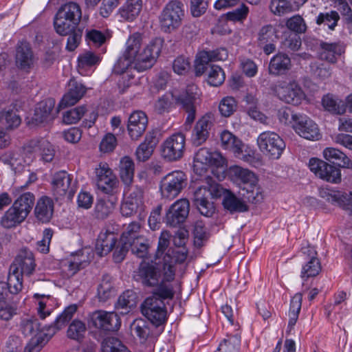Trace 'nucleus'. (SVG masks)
Here are the masks:
<instances>
[{"label":"nucleus","instance_id":"bf43d9fd","mask_svg":"<svg viewBox=\"0 0 352 352\" xmlns=\"http://www.w3.org/2000/svg\"><path fill=\"white\" fill-rule=\"evenodd\" d=\"M23 276L21 273L13 272V270L10 269L7 286L11 294H17L22 290Z\"/></svg>","mask_w":352,"mask_h":352},{"label":"nucleus","instance_id":"f3484780","mask_svg":"<svg viewBox=\"0 0 352 352\" xmlns=\"http://www.w3.org/2000/svg\"><path fill=\"white\" fill-rule=\"evenodd\" d=\"M161 272L156 264L153 262L143 261L138 269L134 271V279L147 287H154L158 285Z\"/></svg>","mask_w":352,"mask_h":352},{"label":"nucleus","instance_id":"6e6d98bb","mask_svg":"<svg viewBox=\"0 0 352 352\" xmlns=\"http://www.w3.org/2000/svg\"><path fill=\"white\" fill-rule=\"evenodd\" d=\"M103 352H131L128 348L118 338L109 337L102 343Z\"/></svg>","mask_w":352,"mask_h":352},{"label":"nucleus","instance_id":"37998d69","mask_svg":"<svg viewBox=\"0 0 352 352\" xmlns=\"http://www.w3.org/2000/svg\"><path fill=\"white\" fill-rule=\"evenodd\" d=\"M302 301V294L301 293L296 294L291 299L288 313V329L289 331L293 329L298 320L299 314L301 310Z\"/></svg>","mask_w":352,"mask_h":352},{"label":"nucleus","instance_id":"c03bdc74","mask_svg":"<svg viewBox=\"0 0 352 352\" xmlns=\"http://www.w3.org/2000/svg\"><path fill=\"white\" fill-rule=\"evenodd\" d=\"M20 331L25 336H36L40 332H45L40 329V323L35 317H25L20 322Z\"/></svg>","mask_w":352,"mask_h":352},{"label":"nucleus","instance_id":"39448f33","mask_svg":"<svg viewBox=\"0 0 352 352\" xmlns=\"http://www.w3.org/2000/svg\"><path fill=\"white\" fill-rule=\"evenodd\" d=\"M221 146L230 152L241 160L256 167L262 164V157L260 154L245 144L239 138L228 131H223L221 133Z\"/></svg>","mask_w":352,"mask_h":352},{"label":"nucleus","instance_id":"3c124183","mask_svg":"<svg viewBox=\"0 0 352 352\" xmlns=\"http://www.w3.org/2000/svg\"><path fill=\"white\" fill-rule=\"evenodd\" d=\"M88 111L85 105H81L71 109L63 113V121L67 124H73L77 123L86 112Z\"/></svg>","mask_w":352,"mask_h":352},{"label":"nucleus","instance_id":"dca6fc26","mask_svg":"<svg viewBox=\"0 0 352 352\" xmlns=\"http://www.w3.org/2000/svg\"><path fill=\"white\" fill-rule=\"evenodd\" d=\"M309 167L312 173L323 180L334 184L341 182L340 169L318 158L310 159Z\"/></svg>","mask_w":352,"mask_h":352},{"label":"nucleus","instance_id":"4468645a","mask_svg":"<svg viewBox=\"0 0 352 352\" xmlns=\"http://www.w3.org/2000/svg\"><path fill=\"white\" fill-rule=\"evenodd\" d=\"M144 190L140 186L124 190V195L120 205V213L123 217H130L135 214L144 204Z\"/></svg>","mask_w":352,"mask_h":352},{"label":"nucleus","instance_id":"9b49d317","mask_svg":"<svg viewBox=\"0 0 352 352\" xmlns=\"http://www.w3.org/2000/svg\"><path fill=\"white\" fill-rule=\"evenodd\" d=\"M186 175L180 170L168 173L161 180L160 190L162 198L172 200L177 197L186 187Z\"/></svg>","mask_w":352,"mask_h":352},{"label":"nucleus","instance_id":"f8f14e48","mask_svg":"<svg viewBox=\"0 0 352 352\" xmlns=\"http://www.w3.org/2000/svg\"><path fill=\"white\" fill-rule=\"evenodd\" d=\"M142 314L155 326L164 324L166 320V309L164 302L152 296L146 298L141 305Z\"/></svg>","mask_w":352,"mask_h":352},{"label":"nucleus","instance_id":"a18cd8bd","mask_svg":"<svg viewBox=\"0 0 352 352\" xmlns=\"http://www.w3.org/2000/svg\"><path fill=\"white\" fill-rule=\"evenodd\" d=\"M79 25L82 19V10L80 6L74 2H69L63 5L57 11Z\"/></svg>","mask_w":352,"mask_h":352},{"label":"nucleus","instance_id":"8fccbe9b","mask_svg":"<svg viewBox=\"0 0 352 352\" xmlns=\"http://www.w3.org/2000/svg\"><path fill=\"white\" fill-rule=\"evenodd\" d=\"M340 16L336 11L331 10L329 12H320L316 19V23L318 25L322 24L328 26L331 30H334L338 25Z\"/></svg>","mask_w":352,"mask_h":352},{"label":"nucleus","instance_id":"cd10ccee","mask_svg":"<svg viewBox=\"0 0 352 352\" xmlns=\"http://www.w3.org/2000/svg\"><path fill=\"white\" fill-rule=\"evenodd\" d=\"M344 45L341 42L321 41L318 53L320 60L334 64L337 63L338 58L344 53Z\"/></svg>","mask_w":352,"mask_h":352},{"label":"nucleus","instance_id":"052dcab7","mask_svg":"<svg viewBox=\"0 0 352 352\" xmlns=\"http://www.w3.org/2000/svg\"><path fill=\"white\" fill-rule=\"evenodd\" d=\"M85 331V324L78 319H75L69 325L67 336L69 338L78 340L83 338Z\"/></svg>","mask_w":352,"mask_h":352},{"label":"nucleus","instance_id":"09e8293b","mask_svg":"<svg viewBox=\"0 0 352 352\" xmlns=\"http://www.w3.org/2000/svg\"><path fill=\"white\" fill-rule=\"evenodd\" d=\"M241 344V337L236 334L228 336L219 344L215 352H238Z\"/></svg>","mask_w":352,"mask_h":352},{"label":"nucleus","instance_id":"603ef678","mask_svg":"<svg viewBox=\"0 0 352 352\" xmlns=\"http://www.w3.org/2000/svg\"><path fill=\"white\" fill-rule=\"evenodd\" d=\"M114 295V289L109 276H104L98 287V296L100 301L105 302Z\"/></svg>","mask_w":352,"mask_h":352},{"label":"nucleus","instance_id":"a211bd4d","mask_svg":"<svg viewBox=\"0 0 352 352\" xmlns=\"http://www.w3.org/2000/svg\"><path fill=\"white\" fill-rule=\"evenodd\" d=\"M96 185L105 194H112L118 186V180L107 163H100L95 169Z\"/></svg>","mask_w":352,"mask_h":352},{"label":"nucleus","instance_id":"6e6552de","mask_svg":"<svg viewBox=\"0 0 352 352\" xmlns=\"http://www.w3.org/2000/svg\"><path fill=\"white\" fill-rule=\"evenodd\" d=\"M272 90L279 100L294 106H298L306 98L302 87L294 79L278 80Z\"/></svg>","mask_w":352,"mask_h":352},{"label":"nucleus","instance_id":"4c0bfd02","mask_svg":"<svg viewBox=\"0 0 352 352\" xmlns=\"http://www.w3.org/2000/svg\"><path fill=\"white\" fill-rule=\"evenodd\" d=\"M157 144V140L155 136L152 133L147 134L144 141L136 149L137 159L141 162L146 161L153 154Z\"/></svg>","mask_w":352,"mask_h":352},{"label":"nucleus","instance_id":"79ce46f5","mask_svg":"<svg viewBox=\"0 0 352 352\" xmlns=\"http://www.w3.org/2000/svg\"><path fill=\"white\" fill-rule=\"evenodd\" d=\"M224 208L230 212H243L248 210V206L243 200L233 193L228 192L223 199Z\"/></svg>","mask_w":352,"mask_h":352},{"label":"nucleus","instance_id":"b1692460","mask_svg":"<svg viewBox=\"0 0 352 352\" xmlns=\"http://www.w3.org/2000/svg\"><path fill=\"white\" fill-rule=\"evenodd\" d=\"M188 252L184 249L179 251L168 250L163 257V271L164 280L173 281L175 275L176 263H184L187 258Z\"/></svg>","mask_w":352,"mask_h":352},{"label":"nucleus","instance_id":"0eeeda50","mask_svg":"<svg viewBox=\"0 0 352 352\" xmlns=\"http://www.w3.org/2000/svg\"><path fill=\"white\" fill-rule=\"evenodd\" d=\"M223 190V188L215 182L200 186L194 192L193 204L202 215L211 217L214 212L212 200L220 197Z\"/></svg>","mask_w":352,"mask_h":352},{"label":"nucleus","instance_id":"c85d7f7f","mask_svg":"<svg viewBox=\"0 0 352 352\" xmlns=\"http://www.w3.org/2000/svg\"><path fill=\"white\" fill-rule=\"evenodd\" d=\"M85 87L75 80H71L68 85V91L64 94L59 103L60 107L65 108L76 104L86 93Z\"/></svg>","mask_w":352,"mask_h":352},{"label":"nucleus","instance_id":"ea45409f","mask_svg":"<svg viewBox=\"0 0 352 352\" xmlns=\"http://www.w3.org/2000/svg\"><path fill=\"white\" fill-rule=\"evenodd\" d=\"M34 298L38 305L37 313L40 318L45 319L50 316L54 310L55 299L50 295L36 293Z\"/></svg>","mask_w":352,"mask_h":352},{"label":"nucleus","instance_id":"aec40b11","mask_svg":"<svg viewBox=\"0 0 352 352\" xmlns=\"http://www.w3.org/2000/svg\"><path fill=\"white\" fill-rule=\"evenodd\" d=\"M37 60L29 43L20 41L17 44L15 54V64L17 68L30 72L34 67Z\"/></svg>","mask_w":352,"mask_h":352},{"label":"nucleus","instance_id":"69168bd1","mask_svg":"<svg viewBox=\"0 0 352 352\" xmlns=\"http://www.w3.org/2000/svg\"><path fill=\"white\" fill-rule=\"evenodd\" d=\"M171 237L170 233L167 230H163L159 237L157 250L155 254V259L162 258L169 250L170 239Z\"/></svg>","mask_w":352,"mask_h":352},{"label":"nucleus","instance_id":"f704fd0d","mask_svg":"<svg viewBox=\"0 0 352 352\" xmlns=\"http://www.w3.org/2000/svg\"><path fill=\"white\" fill-rule=\"evenodd\" d=\"M32 148L36 157L44 163L51 162L54 157L55 151L52 144L47 140L42 139L32 142Z\"/></svg>","mask_w":352,"mask_h":352},{"label":"nucleus","instance_id":"412c9836","mask_svg":"<svg viewBox=\"0 0 352 352\" xmlns=\"http://www.w3.org/2000/svg\"><path fill=\"white\" fill-rule=\"evenodd\" d=\"M190 204L187 199H180L174 202L166 213V223L171 227L182 224L188 216Z\"/></svg>","mask_w":352,"mask_h":352},{"label":"nucleus","instance_id":"de8ad7c7","mask_svg":"<svg viewBox=\"0 0 352 352\" xmlns=\"http://www.w3.org/2000/svg\"><path fill=\"white\" fill-rule=\"evenodd\" d=\"M131 331L139 338L141 342H145L149 334V324L146 320L142 318H136L130 326Z\"/></svg>","mask_w":352,"mask_h":352},{"label":"nucleus","instance_id":"e433bc0d","mask_svg":"<svg viewBox=\"0 0 352 352\" xmlns=\"http://www.w3.org/2000/svg\"><path fill=\"white\" fill-rule=\"evenodd\" d=\"M291 67L289 57L283 53H278L274 56L270 62L269 72L271 74L278 76L283 74Z\"/></svg>","mask_w":352,"mask_h":352},{"label":"nucleus","instance_id":"49530a36","mask_svg":"<svg viewBox=\"0 0 352 352\" xmlns=\"http://www.w3.org/2000/svg\"><path fill=\"white\" fill-rule=\"evenodd\" d=\"M221 156L219 153H212L208 148H199L195 155V160L203 164L218 165L219 159Z\"/></svg>","mask_w":352,"mask_h":352},{"label":"nucleus","instance_id":"774afa93","mask_svg":"<svg viewBox=\"0 0 352 352\" xmlns=\"http://www.w3.org/2000/svg\"><path fill=\"white\" fill-rule=\"evenodd\" d=\"M132 253L139 258H144L148 254V244L147 240L143 236L138 238L129 244Z\"/></svg>","mask_w":352,"mask_h":352},{"label":"nucleus","instance_id":"a19ab883","mask_svg":"<svg viewBox=\"0 0 352 352\" xmlns=\"http://www.w3.org/2000/svg\"><path fill=\"white\" fill-rule=\"evenodd\" d=\"M119 168L121 180L126 186H130L133 181L134 162L129 157L125 156L121 159Z\"/></svg>","mask_w":352,"mask_h":352},{"label":"nucleus","instance_id":"4be33fe9","mask_svg":"<svg viewBox=\"0 0 352 352\" xmlns=\"http://www.w3.org/2000/svg\"><path fill=\"white\" fill-rule=\"evenodd\" d=\"M296 122H294L293 129L300 137L309 140H318L321 138L317 124L305 114L296 116Z\"/></svg>","mask_w":352,"mask_h":352},{"label":"nucleus","instance_id":"ddd939ff","mask_svg":"<svg viewBox=\"0 0 352 352\" xmlns=\"http://www.w3.org/2000/svg\"><path fill=\"white\" fill-rule=\"evenodd\" d=\"M186 138L182 133H174L167 138L161 146L162 157L168 162L180 160L185 151Z\"/></svg>","mask_w":352,"mask_h":352},{"label":"nucleus","instance_id":"bb28decb","mask_svg":"<svg viewBox=\"0 0 352 352\" xmlns=\"http://www.w3.org/2000/svg\"><path fill=\"white\" fill-rule=\"evenodd\" d=\"M148 125V118L142 111H135L128 119L127 131L131 140H138L145 132Z\"/></svg>","mask_w":352,"mask_h":352},{"label":"nucleus","instance_id":"e2e57ef3","mask_svg":"<svg viewBox=\"0 0 352 352\" xmlns=\"http://www.w3.org/2000/svg\"><path fill=\"white\" fill-rule=\"evenodd\" d=\"M287 28L295 32L301 34L306 32L307 26L304 19L299 14H296L286 21Z\"/></svg>","mask_w":352,"mask_h":352},{"label":"nucleus","instance_id":"4d7b16f0","mask_svg":"<svg viewBox=\"0 0 352 352\" xmlns=\"http://www.w3.org/2000/svg\"><path fill=\"white\" fill-rule=\"evenodd\" d=\"M278 35L272 25L263 26L258 32V44H265L269 42H276Z\"/></svg>","mask_w":352,"mask_h":352},{"label":"nucleus","instance_id":"c9c22d12","mask_svg":"<svg viewBox=\"0 0 352 352\" xmlns=\"http://www.w3.org/2000/svg\"><path fill=\"white\" fill-rule=\"evenodd\" d=\"M323 156L329 162L338 164L344 168H352V160L344 153L338 148L333 147L326 148L323 151Z\"/></svg>","mask_w":352,"mask_h":352},{"label":"nucleus","instance_id":"7c9ffc66","mask_svg":"<svg viewBox=\"0 0 352 352\" xmlns=\"http://www.w3.org/2000/svg\"><path fill=\"white\" fill-rule=\"evenodd\" d=\"M320 195L329 202L332 204H338L343 209L352 213V194L341 193L335 192L328 189L320 191Z\"/></svg>","mask_w":352,"mask_h":352},{"label":"nucleus","instance_id":"f257e3e1","mask_svg":"<svg viewBox=\"0 0 352 352\" xmlns=\"http://www.w3.org/2000/svg\"><path fill=\"white\" fill-rule=\"evenodd\" d=\"M142 41L138 32L129 37L125 50L113 66L115 74H122L132 69L144 72L153 67L162 51L163 41L155 38L141 50Z\"/></svg>","mask_w":352,"mask_h":352},{"label":"nucleus","instance_id":"1a4fd4ad","mask_svg":"<svg viewBox=\"0 0 352 352\" xmlns=\"http://www.w3.org/2000/svg\"><path fill=\"white\" fill-rule=\"evenodd\" d=\"M184 17V4L178 0L168 2L159 15L160 27L162 32L170 33L182 25Z\"/></svg>","mask_w":352,"mask_h":352},{"label":"nucleus","instance_id":"2eb2a0df","mask_svg":"<svg viewBox=\"0 0 352 352\" xmlns=\"http://www.w3.org/2000/svg\"><path fill=\"white\" fill-rule=\"evenodd\" d=\"M89 322L94 327L104 331H116L119 329L121 322L115 312L97 310L89 314Z\"/></svg>","mask_w":352,"mask_h":352},{"label":"nucleus","instance_id":"680f3d73","mask_svg":"<svg viewBox=\"0 0 352 352\" xmlns=\"http://www.w3.org/2000/svg\"><path fill=\"white\" fill-rule=\"evenodd\" d=\"M225 80V73L218 65H212L208 72V82L214 87L221 85Z\"/></svg>","mask_w":352,"mask_h":352},{"label":"nucleus","instance_id":"5fc2aeb1","mask_svg":"<svg viewBox=\"0 0 352 352\" xmlns=\"http://www.w3.org/2000/svg\"><path fill=\"white\" fill-rule=\"evenodd\" d=\"M141 224L137 221L130 223L121 236V241H126L129 244L136 241L138 238H142L143 236L140 235Z\"/></svg>","mask_w":352,"mask_h":352},{"label":"nucleus","instance_id":"72a5a7b5","mask_svg":"<svg viewBox=\"0 0 352 352\" xmlns=\"http://www.w3.org/2000/svg\"><path fill=\"white\" fill-rule=\"evenodd\" d=\"M117 241L116 236L111 232H101L96 241V249L100 256L108 254L115 247Z\"/></svg>","mask_w":352,"mask_h":352},{"label":"nucleus","instance_id":"5701e85b","mask_svg":"<svg viewBox=\"0 0 352 352\" xmlns=\"http://www.w3.org/2000/svg\"><path fill=\"white\" fill-rule=\"evenodd\" d=\"M36 263L33 253L28 248H21L10 269L22 275L30 276L34 271Z\"/></svg>","mask_w":352,"mask_h":352},{"label":"nucleus","instance_id":"338daca9","mask_svg":"<svg viewBox=\"0 0 352 352\" xmlns=\"http://www.w3.org/2000/svg\"><path fill=\"white\" fill-rule=\"evenodd\" d=\"M237 108V102L232 96L224 97L219 102V110L223 117H230Z\"/></svg>","mask_w":352,"mask_h":352},{"label":"nucleus","instance_id":"58836bf2","mask_svg":"<svg viewBox=\"0 0 352 352\" xmlns=\"http://www.w3.org/2000/svg\"><path fill=\"white\" fill-rule=\"evenodd\" d=\"M54 28L56 32L60 36H67L72 31L81 28L78 24L58 12L54 18Z\"/></svg>","mask_w":352,"mask_h":352},{"label":"nucleus","instance_id":"c756f323","mask_svg":"<svg viewBox=\"0 0 352 352\" xmlns=\"http://www.w3.org/2000/svg\"><path fill=\"white\" fill-rule=\"evenodd\" d=\"M54 105L55 101L52 98H47L38 102L35 108L32 122L35 124H39L52 120Z\"/></svg>","mask_w":352,"mask_h":352},{"label":"nucleus","instance_id":"393cba45","mask_svg":"<svg viewBox=\"0 0 352 352\" xmlns=\"http://www.w3.org/2000/svg\"><path fill=\"white\" fill-rule=\"evenodd\" d=\"M228 57V53L225 48L199 52L195 59V70L197 75H201L205 72L206 65L209 62L225 60Z\"/></svg>","mask_w":352,"mask_h":352},{"label":"nucleus","instance_id":"f03ea898","mask_svg":"<svg viewBox=\"0 0 352 352\" xmlns=\"http://www.w3.org/2000/svg\"><path fill=\"white\" fill-rule=\"evenodd\" d=\"M198 88L195 85L187 86L185 91L176 94L167 92L155 102L154 109L156 112L162 114L168 111L173 104L180 106L187 113L186 125L189 126L195 119V103L199 99Z\"/></svg>","mask_w":352,"mask_h":352},{"label":"nucleus","instance_id":"6ab92c4d","mask_svg":"<svg viewBox=\"0 0 352 352\" xmlns=\"http://www.w3.org/2000/svg\"><path fill=\"white\" fill-rule=\"evenodd\" d=\"M72 175L65 170H60L54 173L52 180V189L57 199L67 196L72 198L75 192L76 186L72 184Z\"/></svg>","mask_w":352,"mask_h":352},{"label":"nucleus","instance_id":"473e14b6","mask_svg":"<svg viewBox=\"0 0 352 352\" xmlns=\"http://www.w3.org/2000/svg\"><path fill=\"white\" fill-rule=\"evenodd\" d=\"M142 7V0H126L119 8L118 15L122 20L133 21L140 14Z\"/></svg>","mask_w":352,"mask_h":352},{"label":"nucleus","instance_id":"864d4df0","mask_svg":"<svg viewBox=\"0 0 352 352\" xmlns=\"http://www.w3.org/2000/svg\"><path fill=\"white\" fill-rule=\"evenodd\" d=\"M321 270L322 267L318 258L305 261L302 267L300 277L302 278L315 277L319 274Z\"/></svg>","mask_w":352,"mask_h":352},{"label":"nucleus","instance_id":"423d86ee","mask_svg":"<svg viewBox=\"0 0 352 352\" xmlns=\"http://www.w3.org/2000/svg\"><path fill=\"white\" fill-rule=\"evenodd\" d=\"M34 203V195L25 192L19 196L3 214L0 224L6 229H10L21 223L30 212Z\"/></svg>","mask_w":352,"mask_h":352},{"label":"nucleus","instance_id":"a878e982","mask_svg":"<svg viewBox=\"0 0 352 352\" xmlns=\"http://www.w3.org/2000/svg\"><path fill=\"white\" fill-rule=\"evenodd\" d=\"M21 122L20 116L14 111H0V148L9 144V136L6 131L18 127Z\"/></svg>","mask_w":352,"mask_h":352},{"label":"nucleus","instance_id":"20e7f679","mask_svg":"<svg viewBox=\"0 0 352 352\" xmlns=\"http://www.w3.org/2000/svg\"><path fill=\"white\" fill-rule=\"evenodd\" d=\"M78 310L76 304H72L59 314L53 324L49 327L47 332H40L33 337L24 349V352H39L54 334L60 330L72 320Z\"/></svg>","mask_w":352,"mask_h":352},{"label":"nucleus","instance_id":"9d476101","mask_svg":"<svg viewBox=\"0 0 352 352\" xmlns=\"http://www.w3.org/2000/svg\"><path fill=\"white\" fill-rule=\"evenodd\" d=\"M259 151L270 160H278L283 155L286 144L276 133L267 131L261 133L256 140Z\"/></svg>","mask_w":352,"mask_h":352},{"label":"nucleus","instance_id":"13d9d810","mask_svg":"<svg viewBox=\"0 0 352 352\" xmlns=\"http://www.w3.org/2000/svg\"><path fill=\"white\" fill-rule=\"evenodd\" d=\"M270 10L275 15L283 16L294 11L292 3L287 0H272Z\"/></svg>","mask_w":352,"mask_h":352},{"label":"nucleus","instance_id":"0e129e2a","mask_svg":"<svg viewBox=\"0 0 352 352\" xmlns=\"http://www.w3.org/2000/svg\"><path fill=\"white\" fill-rule=\"evenodd\" d=\"M323 107L328 111L335 114L341 115L345 112V108L337 102V100L332 94H327L322 99Z\"/></svg>","mask_w":352,"mask_h":352},{"label":"nucleus","instance_id":"7ed1b4c3","mask_svg":"<svg viewBox=\"0 0 352 352\" xmlns=\"http://www.w3.org/2000/svg\"><path fill=\"white\" fill-rule=\"evenodd\" d=\"M230 180L243 191L241 195L249 202L257 204L263 199L258 178L255 173L248 168L238 165L230 166L228 169Z\"/></svg>","mask_w":352,"mask_h":352},{"label":"nucleus","instance_id":"2f4dec72","mask_svg":"<svg viewBox=\"0 0 352 352\" xmlns=\"http://www.w3.org/2000/svg\"><path fill=\"white\" fill-rule=\"evenodd\" d=\"M54 208V201L51 198L45 196L41 197L34 208L36 218L42 223L49 222L53 216Z\"/></svg>","mask_w":352,"mask_h":352}]
</instances>
